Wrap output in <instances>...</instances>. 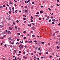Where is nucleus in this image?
<instances>
[{"label": "nucleus", "instance_id": "obj_1", "mask_svg": "<svg viewBox=\"0 0 60 60\" xmlns=\"http://www.w3.org/2000/svg\"><path fill=\"white\" fill-rule=\"evenodd\" d=\"M19 47L20 49H22L23 48V45L22 44H20V45H19Z\"/></svg>", "mask_w": 60, "mask_h": 60}, {"label": "nucleus", "instance_id": "obj_2", "mask_svg": "<svg viewBox=\"0 0 60 60\" xmlns=\"http://www.w3.org/2000/svg\"><path fill=\"white\" fill-rule=\"evenodd\" d=\"M32 29H33V30H34L35 29V27H34V26L33 27Z\"/></svg>", "mask_w": 60, "mask_h": 60}, {"label": "nucleus", "instance_id": "obj_3", "mask_svg": "<svg viewBox=\"0 0 60 60\" xmlns=\"http://www.w3.org/2000/svg\"><path fill=\"white\" fill-rule=\"evenodd\" d=\"M8 33L9 34H11V32L10 30L8 31Z\"/></svg>", "mask_w": 60, "mask_h": 60}, {"label": "nucleus", "instance_id": "obj_4", "mask_svg": "<svg viewBox=\"0 0 60 60\" xmlns=\"http://www.w3.org/2000/svg\"><path fill=\"white\" fill-rule=\"evenodd\" d=\"M52 21L54 22L55 21H56V20L54 19H52Z\"/></svg>", "mask_w": 60, "mask_h": 60}, {"label": "nucleus", "instance_id": "obj_5", "mask_svg": "<svg viewBox=\"0 0 60 60\" xmlns=\"http://www.w3.org/2000/svg\"><path fill=\"white\" fill-rule=\"evenodd\" d=\"M9 29H10V30H12V28L10 27H9Z\"/></svg>", "mask_w": 60, "mask_h": 60}, {"label": "nucleus", "instance_id": "obj_6", "mask_svg": "<svg viewBox=\"0 0 60 60\" xmlns=\"http://www.w3.org/2000/svg\"><path fill=\"white\" fill-rule=\"evenodd\" d=\"M11 40L12 41H15V40L14 39H11Z\"/></svg>", "mask_w": 60, "mask_h": 60}, {"label": "nucleus", "instance_id": "obj_7", "mask_svg": "<svg viewBox=\"0 0 60 60\" xmlns=\"http://www.w3.org/2000/svg\"><path fill=\"white\" fill-rule=\"evenodd\" d=\"M40 12L41 13H43V11H40Z\"/></svg>", "mask_w": 60, "mask_h": 60}, {"label": "nucleus", "instance_id": "obj_8", "mask_svg": "<svg viewBox=\"0 0 60 60\" xmlns=\"http://www.w3.org/2000/svg\"><path fill=\"white\" fill-rule=\"evenodd\" d=\"M8 40H11V37L9 38H8Z\"/></svg>", "mask_w": 60, "mask_h": 60}, {"label": "nucleus", "instance_id": "obj_9", "mask_svg": "<svg viewBox=\"0 0 60 60\" xmlns=\"http://www.w3.org/2000/svg\"><path fill=\"white\" fill-rule=\"evenodd\" d=\"M2 8H3V7H2V6H0V9H1Z\"/></svg>", "mask_w": 60, "mask_h": 60}, {"label": "nucleus", "instance_id": "obj_10", "mask_svg": "<svg viewBox=\"0 0 60 60\" xmlns=\"http://www.w3.org/2000/svg\"><path fill=\"white\" fill-rule=\"evenodd\" d=\"M39 13H40L39 12H38L37 13H36V14H39Z\"/></svg>", "mask_w": 60, "mask_h": 60}, {"label": "nucleus", "instance_id": "obj_11", "mask_svg": "<svg viewBox=\"0 0 60 60\" xmlns=\"http://www.w3.org/2000/svg\"><path fill=\"white\" fill-rule=\"evenodd\" d=\"M46 54H48V52L47 51V52H46Z\"/></svg>", "mask_w": 60, "mask_h": 60}, {"label": "nucleus", "instance_id": "obj_12", "mask_svg": "<svg viewBox=\"0 0 60 60\" xmlns=\"http://www.w3.org/2000/svg\"><path fill=\"white\" fill-rule=\"evenodd\" d=\"M23 39H25V40H26V37H25L23 38Z\"/></svg>", "mask_w": 60, "mask_h": 60}, {"label": "nucleus", "instance_id": "obj_13", "mask_svg": "<svg viewBox=\"0 0 60 60\" xmlns=\"http://www.w3.org/2000/svg\"><path fill=\"white\" fill-rule=\"evenodd\" d=\"M9 14H11V11H9Z\"/></svg>", "mask_w": 60, "mask_h": 60}, {"label": "nucleus", "instance_id": "obj_14", "mask_svg": "<svg viewBox=\"0 0 60 60\" xmlns=\"http://www.w3.org/2000/svg\"><path fill=\"white\" fill-rule=\"evenodd\" d=\"M58 32H59V31H57L55 32V33H58Z\"/></svg>", "mask_w": 60, "mask_h": 60}, {"label": "nucleus", "instance_id": "obj_15", "mask_svg": "<svg viewBox=\"0 0 60 60\" xmlns=\"http://www.w3.org/2000/svg\"><path fill=\"white\" fill-rule=\"evenodd\" d=\"M30 32H31V33L32 34H33V31H31Z\"/></svg>", "mask_w": 60, "mask_h": 60}, {"label": "nucleus", "instance_id": "obj_16", "mask_svg": "<svg viewBox=\"0 0 60 60\" xmlns=\"http://www.w3.org/2000/svg\"><path fill=\"white\" fill-rule=\"evenodd\" d=\"M15 29H17V27L16 26H15Z\"/></svg>", "mask_w": 60, "mask_h": 60}, {"label": "nucleus", "instance_id": "obj_17", "mask_svg": "<svg viewBox=\"0 0 60 60\" xmlns=\"http://www.w3.org/2000/svg\"><path fill=\"white\" fill-rule=\"evenodd\" d=\"M57 49H59V47L58 46H57Z\"/></svg>", "mask_w": 60, "mask_h": 60}, {"label": "nucleus", "instance_id": "obj_18", "mask_svg": "<svg viewBox=\"0 0 60 60\" xmlns=\"http://www.w3.org/2000/svg\"><path fill=\"white\" fill-rule=\"evenodd\" d=\"M5 36H6V35H4V36H3V37H4H4H5Z\"/></svg>", "mask_w": 60, "mask_h": 60}, {"label": "nucleus", "instance_id": "obj_19", "mask_svg": "<svg viewBox=\"0 0 60 60\" xmlns=\"http://www.w3.org/2000/svg\"><path fill=\"white\" fill-rule=\"evenodd\" d=\"M23 54H25L26 53V52H23Z\"/></svg>", "mask_w": 60, "mask_h": 60}, {"label": "nucleus", "instance_id": "obj_20", "mask_svg": "<svg viewBox=\"0 0 60 60\" xmlns=\"http://www.w3.org/2000/svg\"><path fill=\"white\" fill-rule=\"evenodd\" d=\"M49 18H50V17H49V16H48L47 17V19H49Z\"/></svg>", "mask_w": 60, "mask_h": 60}, {"label": "nucleus", "instance_id": "obj_21", "mask_svg": "<svg viewBox=\"0 0 60 60\" xmlns=\"http://www.w3.org/2000/svg\"><path fill=\"white\" fill-rule=\"evenodd\" d=\"M26 33V31H24V32H23V33L24 34H25V33Z\"/></svg>", "mask_w": 60, "mask_h": 60}, {"label": "nucleus", "instance_id": "obj_22", "mask_svg": "<svg viewBox=\"0 0 60 60\" xmlns=\"http://www.w3.org/2000/svg\"><path fill=\"white\" fill-rule=\"evenodd\" d=\"M25 8H27V7L26 6L25 7Z\"/></svg>", "mask_w": 60, "mask_h": 60}, {"label": "nucleus", "instance_id": "obj_23", "mask_svg": "<svg viewBox=\"0 0 60 60\" xmlns=\"http://www.w3.org/2000/svg\"><path fill=\"white\" fill-rule=\"evenodd\" d=\"M34 42H35V43L37 42V41H36V40L34 41Z\"/></svg>", "mask_w": 60, "mask_h": 60}, {"label": "nucleus", "instance_id": "obj_24", "mask_svg": "<svg viewBox=\"0 0 60 60\" xmlns=\"http://www.w3.org/2000/svg\"><path fill=\"white\" fill-rule=\"evenodd\" d=\"M17 41H19V39H17Z\"/></svg>", "mask_w": 60, "mask_h": 60}, {"label": "nucleus", "instance_id": "obj_25", "mask_svg": "<svg viewBox=\"0 0 60 60\" xmlns=\"http://www.w3.org/2000/svg\"><path fill=\"white\" fill-rule=\"evenodd\" d=\"M6 6L5 5H3V7H5Z\"/></svg>", "mask_w": 60, "mask_h": 60}, {"label": "nucleus", "instance_id": "obj_26", "mask_svg": "<svg viewBox=\"0 0 60 60\" xmlns=\"http://www.w3.org/2000/svg\"><path fill=\"white\" fill-rule=\"evenodd\" d=\"M31 19H33V16H31Z\"/></svg>", "mask_w": 60, "mask_h": 60}, {"label": "nucleus", "instance_id": "obj_27", "mask_svg": "<svg viewBox=\"0 0 60 60\" xmlns=\"http://www.w3.org/2000/svg\"><path fill=\"white\" fill-rule=\"evenodd\" d=\"M16 22L17 23H19V20H17L16 21Z\"/></svg>", "mask_w": 60, "mask_h": 60}, {"label": "nucleus", "instance_id": "obj_28", "mask_svg": "<svg viewBox=\"0 0 60 60\" xmlns=\"http://www.w3.org/2000/svg\"><path fill=\"white\" fill-rule=\"evenodd\" d=\"M12 10H14V7L12 8Z\"/></svg>", "mask_w": 60, "mask_h": 60}, {"label": "nucleus", "instance_id": "obj_29", "mask_svg": "<svg viewBox=\"0 0 60 60\" xmlns=\"http://www.w3.org/2000/svg\"><path fill=\"white\" fill-rule=\"evenodd\" d=\"M15 7H16L17 6V5L16 4H15Z\"/></svg>", "mask_w": 60, "mask_h": 60}, {"label": "nucleus", "instance_id": "obj_30", "mask_svg": "<svg viewBox=\"0 0 60 60\" xmlns=\"http://www.w3.org/2000/svg\"><path fill=\"white\" fill-rule=\"evenodd\" d=\"M26 18H23V20H26Z\"/></svg>", "mask_w": 60, "mask_h": 60}, {"label": "nucleus", "instance_id": "obj_31", "mask_svg": "<svg viewBox=\"0 0 60 60\" xmlns=\"http://www.w3.org/2000/svg\"><path fill=\"white\" fill-rule=\"evenodd\" d=\"M41 43L42 44H44V42H41Z\"/></svg>", "mask_w": 60, "mask_h": 60}, {"label": "nucleus", "instance_id": "obj_32", "mask_svg": "<svg viewBox=\"0 0 60 60\" xmlns=\"http://www.w3.org/2000/svg\"><path fill=\"white\" fill-rule=\"evenodd\" d=\"M32 4H34V1L32 3Z\"/></svg>", "mask_w": 60, "mask_h": 60}, {"label": "nucleus", "instance_id": "obj_33", "mask_svg": "<svg viewBox=\"0 0 60 60\" xmlns=\"http://www.w3.org/2000/svg\"><path fill=\"white\" fill-rule=\"evenodd\" d=\"M41 18H39V20H41Z\"/></svg>", "mask_w": 60, "mask_h": 60}, {"label": "nucleus", "instance_id": "obj_34", "mask_svg": "<svg viewBox=\"0 0 60 60\" xmlns=\"http://www.w3.org/2000/svg\"><path fill=\"white\" fill-rule=\"evenodd\" d=\"M56 44H57V43H58V41L56 42Z\"/></svg>", "mask_w": 60, "mask_h": 60}, {"label": "nucleus", "instance_id": "obj_35", "mask_svg": "<svg viewBox=\"0 0 60 60\" xmlns=\"http://www.w3.org/2000/svg\"><path fill=\"white\" fill-rule=\"evenodd\" d=\"M31 55H33V53H31Z\"/></svg>", "mask_w": 60, "mask_h": 60}, {"label": "nucleus", "instance_id": "obj_36", "mask_svg": "<svg viewBox=\"0 0 60 60\" xmlns=\"http://www.w3.org/2000/svg\"><path fill=\"white\" fill-rule=\"evenodd\" d=\"M50 58H51L52 57V56H49Z\"/></svg>", "mask_w": 60, "mask_h": 60}, {"label": "nucleus", "instance_id": "obj_37", "mask_svg": "<svg viewBox=\"0 0 60 60\" xmlns=\"http://www.w3.org/2000/svg\"><path fill=\"white\" fill-rule=\"evenodd\" d=\"M12 3L11 2V1L10 2V4H12Z\"/></svg>", "mask_w": 60, "mask_h": 60}, {"label": "nucleus", "instance_id": "obj_38", "mask_svg": "<svg viewBox=\"0 0 60 60\" xmlns=\"http://www.w3.org/2000/svg\"><path fill=\"white\" fill-rule=\"evenodd\" d=\"M37 59H38V60H39V58H37Z\"/></svg>", "mask_w": 60, "mask_h": 60}, {"label": "nucleus", "instance_id": "obj_39", "mask_svg": "<svg viewBox=\"0 0 60 60\" xmlns=\"http://www.w3.org/2000/svg\"><path fill=\"white\" fill-rule=\"evenodd\" d=\"M53 36H54V35H55V34H53Z\"/></svg>", "mask_w": 60, "mask_h": 60}, {"label": "nucleus", "instance_id": "obj_40", "mask_svg": "<svg viewBox=\"0 0 60 60\" xmlns=\"http://www.w3.org/2000/svg\"><path fill=\"white\" fill-rule=\"evenodd\" d=\"M51 19H53L54 18V17H53L52 16L51 17Z\"/></svg>", "mask_w": 60, "mask_h": 60}, {"label": "nucleus", "instance_id": "obj_41", "mask_svg": "<svg viewBox=\"0 0 60 60\" xmlns=\"http://www.w3.org/2000/svg\"><path fill=\"white\" fill-rule=\"evenodd\" d=\"M25 12H26H26H27V10H25Z\"/></svg>", "mask_w": 60, "mask_h": 60}, {"label": "nucleus", "instance_id": "obj_42", "mask_svg": "<svg viewBox=\"0 0 60 60\" xmlns=\"http://www.w3.org/2000/svg\"><path fill=\"white\" fill-rule=\"evenodd\" d=\"M34 22V20H33L32 21H31V22Z\"/></svg>", "mask_w": 60, "mask_h": 60}, {"label": "nucleus", "instance_id": "obj_43", "mask_svg": "<svg viewBox=\"0 0 60 60\" xmlns=\"http://www.w3.org/2000/svg\"><path fill=\"white\" fill-rule=\"evenodd\" d=\"M49 11H51V9L50 8H49Z\"/></svg>", "mask_w": 60, "mask_h": 60}, {"label": "nucleus", "instance_id": "obj_44", "mask_svg": "<svg viewBox=\"0 0 60 60\" xmlns=\"http://www.w3.org/2000/svg\"><path fill=\"white\" fill-rule=\"evenodd\" d=\"M39 55H41V52H40L39 53Z\"/></svg>", "mask_w": 60, "mask_h": 60}, {"label": "nucleus", "instance_id": "obj_45", "mask_svg": "<svg viewBox=\"0 0 60 60\" xmlns=\"http://www.w3.org/2000/svg\"><path fill=\"white\" fill-rule=\"evenodd\" d=\"M6 32H8V31H7V30H6Z\"/></svg>", "mask_w": 60, "mask_h": 60}, {"label": "nucleus", "instance_id": "obj_46", "mask_svg": "<svg viewBox=\"0 0 60 60\" xmlns=\"http://www.w3.org/2000/svg\"><path fill=\"white\" fill-rule=\"evenodd\" d=\"M57 2H59V0H57Z\"/></svg>", "mask_w": 60, "mask_h": 60}, {"label": "nucleus", "instance_id": "obj_47", "mask_svg": "<svg viewBox=\"0 0 60 60\" xmlns=\"http://www.w3.org/2000/svg\"><path fill=\"white\" fill-rule=\"evenodd\" d=\"M48 45H50V43H48Z\"/></svg>", "mask_w": 60, "mask_h": 60}, {"label": "nucleus", "instance_id": "obj_48", "mask_svg": "<svg viewBox=\"0 0 60 60\" xmlns=\"http://www.w3.org/2000/svg\"><path fill=\"white\" fill-rule=\"evenodd\" d=\"M28 42V41H25V42H26V43H27Z\"/></svg>", "mask_w": 60, "mask_h": 60}, {"label": "nucleus", "instance_id": "obj_49", "mask_svg": "<svg viewBox=\"0 0 60 60\" xmlns=\"http://www.w3.org/2000/svg\"><path fill=\"white\" fill-rule=\"evenodd\" d=\"M43 7V6L42 5L41 6V8H42V7Z\"/></svg>", "mask_w": 60, "mask_h": 60}, {"label": "nucleus", "instance_id": "obj_50", "mask_svg": "<svg viewBox=\"0 0 60 60\" xmlns=\"http://www.w3.org/2000/svg\"><path fill=\"white\" fill-rule=\"evenodd\" d=\"M17 34H18V35H20V34L19 33H18Z\"/></svg>", "mask_w": 60, "mask_h": 60}, {"label": "nucleus", "instance_id": "obj_51", "mask_svg": "<svg viewBox=\"0 0 60 60\" xmlns=\"http://www.w3.org/2000/svg\"><path fill=\"white\" fill-rule=\"evenodd\" d=\"M45 16L46 17H47V15H45Z\"/></svg>", "mask_w": 60, "mask_h": 60}, {"label": "nucleus", "instance_id": "obj_52", "mask_svg": "<svg viewBox=\"0 0 60 60\" xmlns=\"http://www.w3.org/2000/svg\"><path fill=\"white\" fill-rule=\"evenodd\" d=\"M23 58H25V56H23Z\"/></svg>", "mask_w": 60, "mask_h": 60}, {"label": "nucleus", "instance_id": "obj_53", "mask_svg": "<svg viewBox=\"0 0 60 60\" xmlns=\"http://www.w3.org/2000/svg\"><path fill=\"white\" fill-rule=\"evenodd\" d=\"M51 21V20H49V22H50V21Z\"/></svg>", "mask_w": 60, "mask_h": 60}, {"label": "nucleus", "instance_id": "obj_54", "mask_svg": "<svg viewBox=\"0 0 60 60\" xmlns=\"http://www.w3.org/2000/svg\"><path fill=\"white\" fill-rule=\"evenodd\" d=\"M29 43H31V41H29Z\"/></svg>", "mask_w": 60, "mask_h": 60}, {"label": "nucleus", "instance_id": "obj_55", "mask_svg": "<svg viewBox=\"0 0 60 60\" xmlns=\"http://www.w3.org/2000/svg\"><path fill=\"white\" fill-rule=\"evenodd\" d=\"M52 24H54V22H52Z\"/></svg>", "mask_w": 60, "mask_h": 60}, {"label": "nucleus", "instance_id": "obj_56", "mask_svg": "<svg viewBox=\"0 0 60 60\" xmlns=\"http://www.w3.org/2000/svg\"><path fill=\"white\" fill-rule=\"evenodd\" d=\"M27 35L28 36H30V35H29V34H28Z\"/></svg>", "mask_w": 60, "mask_h": 60}, {"label": "nucleus", "instance_id": "obj_57", "mask_svg": "<svg viewBox=\"0 0 60 60\" xmlns=\"http://www.w3.org/2000/svg\"><path fill=\"white\" fill-rule=\"evenodd\" d=\"M6 5H7V6H9V5H8V4H7Z\"/></svg>", "mask_w": 60, "mask_h": 60}, {"label": "nucleus", "instance_id": "obj_58", "mask_svg": "<svg viewBox=\"0 0 60 60\" xmlns=\"http://www.w3.org/2000/svg\"><path fill=\"white\" fill-rule=\"evenodd\" d=\"M36 17H38V15H36Z\"/></svg>", "mask_w": 60, "mask_h": 60}, {"label": "nucleus", "instance_id": "obj_59", "mask_svg": "<svg viewBox=\"0 0 60 60\" xmlns=\"http://www.w3.org/2000/svg\"><path fill=\"white\" fill-rule=\"evenodd\" d=\"M51 7H52V8H53V6H52V5L51 6Z\"/></svg>", "mask_w": 60, "mask_h": 60}, {"label": "nucleus", "instance_id": "obj_60", "mask_svg": "<svg viewBox=\"0 0 60 60\" xmlns=\"http://www.w3.org/2000/svg\"><path fill=\"white\" fill-rule=\"evenodd\" d=\"M9 9H11V7H9Z\"/></svg>", "mask_w": 60, "mask_h": 60}, {"label": "nucleus", "instance_id": "obj_61", "mask_svg": "<svg viewBox=\"0 0 60 60\" xmlns=\"http://www.w3.org/2000/svg\"><path fill=\"white\" fill-rule=\"evenodd\" d=\"M13 25H15V22H14L13 23Z\"/></svg>", "mask_w": 60, "mask_h": 60}, {"label": "nucleus", "instance_id": "obj_62", "mask_svg": "<svg viewBox=\"0 0 60 60\" xmlns=\"http://www.w3.org/2000/svg\"><path fill=\"white\" fill-rule=\"evenodd\" d=\"M58 25H59V26H60V23H59V24H58Z\"/></svg>", "mask_w": 60, "mask_h": 60}, {"label": "nucleus", "instance_id": "obj_63", "mask_svg": "<svg viewBox=\"0 0 60 60\" xmlns=\"http://www.w3.org/2000/svg\"><path fill=\"white\" fill-rule=\"evenodd\" d=\"M38 50H40L41 51V49H40V48H38Z\"/></svg>", "mask_w": 60, "mask_h": 60}, {"label": "nucleus", "instance_id": "obj_64", "mask_svg": "<svg viewBox=\"0 0 60 60\" xmlns=\"http://www.w3.org/2000/svg\"><path fill=\"white\" fill-rule=\"evenodd\" d=\"M14 51H15V53H16V51H15V50Z\"/></svg>", "mask_w": 60, "mask_h": 60}]
</instances>
